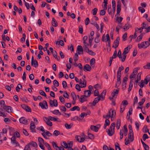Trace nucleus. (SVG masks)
I'll list each match as a JSON object with an SVG mask.
<instances>
[{"mask_svg":"<svg viewBox=\"0 0 150 150\" xmlns=\"http://www.w3.org/2000/svg\"><path fill=\"white\" fill-rule=\"evenodd\" d=\"M132 47V45H129L127 47H126L124 50V51L123 53V59L122 60V62H123L125 60L126 55V54H127L129 51L130 49Z\"/></svg>","mask_w":150,"mask_h":150,"instance_id":"1","label":"nucleus"},{"mask_svg":"<svg viewBox=\"0 0 150 150\" xmlns=\"http://www.w3.org/2000/svg\"><path fill=\"white\" fill-rule=\"evenodd\" d=\"M88 94H87V93H86V94H84V95L81 96L79 98V101L81 103H83L85 101H87V99L86 98L90 96H88Z\"/></svg>","mask_w":150,"mask_h":150,"instance_id":"2","label":"nucleus"},{"mask_svg":"<svg viewBox=\"0 0 150 150\" xmlns=\"http://www.w3.org/2000/svg\"><path fill=\"white\" fill-rule=\"evenodd\" d=\"M39 105L42 109H47L48 108L47 103L45 100H44L43 103H40Z\"/></svg>","mask_w":150,"mask_h":150,"instance_id":"3","label":"nucleus"},{"mask_svg":"<svg viewBox=\"0 0 150 150\" xmlns=\"http://www.w3.org/2000/svg\"><path fill=\"white\" fill-rule=\"evenodd\" d=\"M16 138L15 135H13L11 139V143L13 144L16 145V146H17L19 145V144L18 142L16 141Z\"/></svg>","mask_w":150,"mask_h":150,"instance_id":"4","label":"nucleus"},{"mask_svg":"<svg viewBox=\"0 0 150 150\" xmlns=\"http://www.w3.org/2000/svg\"><path fill=\"white\" fill-rule=\"evenodd\" d=\"M43 119L44 121L46 122L47 125L50 126H52V122L50 120L49 118H48L47 117H44Z\"/></svg>","mask_w":150,"mask_h":150,"instance_id":"5","label":"nucleus"},{"mask_svg":"<svg viewBox=\"0 0 150 150\" xmlns=\"http://www.w3.org/2000/svg\"><path fill=\"white\" fill-rule=\"evenodd\" d=\"M88 89L89 90H86L84 91V94L86 93H88V96H90L91 94L92 93H91V91H92L93 89V86H92L90 85L88 86Z\"/></svg>","mask_w":150,"mask_h":150,"instance_id":"6","label":"nucleus"},{"mask_svg":"<svg viewBox=\"0 0 150 150\" xmlns=\"http://www.w3.org/2000/svg\"><path fill=\"white\" fill-rule=\"evenodd\" d=\"M100 100H101V99L98 97L96 98L93 101L92 103H89V104H90L91 106H95Z\"/></svg>","mask_w":150,"mask_h":150,"instance_id":"7","label":"nucleus"},{"mask_svg":"<svg viewBox=\"0 0 150 150\" xmlns=\"http://www.w3.org/2000/svg\"><path fill=\"white\" fill-rule=\"evenodd\" d=\"M22 108L26 111L28 112H31V110L30 108L28 106L24 104H23L21 105Z\"/></svg>","mask_w":150,"mask_h":150,"instance_id":"8","label":"nucleus"},{"mask_svg":"<svg viewBox=\"0 0 150 150\" xmlns=\"http://www.w3.org/2000/svg\"><path fill=\"white\" fill-rule=\"evenodd\" d=\"M30 129L31 132H35V123L31 121L30 124Z\"/></svg>","mask_w":150,"mask_h":150,"instance_id":"9","label":"nucleus"},{"mask_svg":"<svg viewBox=\"0 0 150 150\" xmlns=\"http://www.w3.org/2000/svg\"><path fill=\"white\" fill-rule=\"evenodd\" d=\"M117 7V10L116 14H118L119 13L121 10V2L120 1H118Z\"/></svg>","mask_w":150,"mask_h":150,"instance_id":"10","label":"nucleus"},{"mask_svg":"<svg viewBox=\"0 0 150 150\" xmlns=\"http://www.w3.org/2000/svg\"><path fill=\"white\" fill-rule=\"evenodd\" d=\"M120 40V38L119 37H118L117 38L116 40L114 41V44L115 45V46L113 45L112 46V47L114 48H117L119 45V41Z\"/></svg>","mask_w":150,"mask_h":150,"instance_id":"11","label":"nucleus"},{"mask_svg":"<svg viewBox=\"0 0 150 150\" xmlns=\"http://www.w3.org/2000/svg\"><path fill=\"white\" fill-rule=\"evenodd\" d=\"M77 50L78 51V54H83V50L81 46L78 45L77 48Z\"/></svg>","mask_w":150,"mask_h":150,"instance_id":"12","label":"nucleus"},{"mask_svg":"<svg viewBox=\"0 0 150 150\" xmlns=\"http://www.w3.org/2000/svg\"><path fill=\"white\" fill-rule=\"evenodd\" d=\"M20 122L21 123L25 125L28 124L27 120L24 117H22L20 118L19 120Z\"/></svg>","mask_w":150,"mask_h":150,"instance_id":"13","label":"nucleus"},{"mask_svg":"<svg viewBox=\"0 0 150 150\" xmlns=\"http://www.w3.org/2000/svg\"><path fill=\"white\" fill-rule=\"evenodd\" d=\"M128 139L131 142H132L134 141L133 132H129L128 134Z\"/></svg>","mask_w":150,"mask_h":150,"instance_id":"14","label":"nucleus"},{"mask_svg":"<svg viewBox=\"0 0 150 150\" xmlns=\"http://www.w3.org/2000/svg\"><path fill=\"white\" fill-rule=\"evenodd\" d=\"M119 89L118 88L117 89H114L113 92L111 93L112 96L113 97H114L115 96H117L118 94L119 93Z\"/></svg>","mask_w":150,"mask_h":150,"instance_id":"15","label":"nucleus"},{"mask_svg":"<svg viewBox=\"0 0 150 150\" xmlns=\"http://www.w3.org/2000/svg\"><path fill=\"white\" fill-rule=\"evenodd\" d=\"M138 47L139 49L142 48H147L144 42H142L140 44H138Z\"/></svg>","mask_w":150,"mask_h":150,"instance_id":"16","label":"nucleus"},{"mask_svg":"<svg viewBox=\"0 0 150 150\" xmlns=\"http://www.w3.org/2000/svg\"><path fill=\"white\" fill-rule=\"evenodd\" d=\"M91 70V68L90 66L88 64L85 65L83 67V70L84 71L86 70L90 71Z\"/></svg>","mask_w":150,"mask_h":150,"instance_id":"17","label":"nucleus"},{"mask_svg":"<svg viewBox=\"0 0 150 150\" xmlns=\"http://www.w3.org/2000/svg\"><path fill=\"white\" fill-rule=\"evenodd\" d=\"M86 81L84 80L83 81V82L82 83V80L81 79H80V83L79 84H82L81 85V88H85L86 87Z\"/></svg>","mask_w":150,"mask_h":150,"instance_id":"18","label":"nucleus"},{"mask_svg":"<svg viewBox=\"0 0 150 150\" xmlns=\"http://www.w3.org/2000/svg\"><path fill=\"white\" fill-rule=\"evenodd\" d=\"M52 24L53 26L55 27L58 26V23L54 17L52 18Z\"/></svg>","mask_w":150,"mask_h":150,"instance_id":"19","label":"nucleus"},{"mask_svg":"<svg viewBox=\"0 0 150 150\" xmlns=\"http://www.w3.org/2000/svg\"><path fill=\"white\" fill-rule=\"evenodd\" d=\"M106 91L104 90L103 91V92L100 94V95H99V96H98V97H100L102 98V99H101V100H104V96L106 94Z\"/></svg>","mask_w":150,"mask_h":150,"instance_id":"20","label":"nucleus"},{"mask_svg":"<svg viewBox=\"0 0 150 150\" xmlns=\"http://www.w3.org/2000/svg\"><path fill=\"white\" fill-rule=\"evenodd\" d=\"M106 130L108 135L110 136H112L114 134L115 132L114 130H113V131H111L110 130L107 129H106Z\"/></svg>","mask_w":150,"mask_h":150,"instance_id":"21","label":"nucleus"},{"mask_svg":"<svg viewBox=\"0 0 150 150\" xmlns=\"http://www.w3.org/2000/svg\"><path fill=\"white\" fill-rule=\"evenodd\" d=\"M91 129L95 132H97L98 131V128L96 126L91 125L90 127Z\"/></svg>","mask_w":150,"mask_h":150,"instance_id":"22","label":"nucleus"},{"mask_svg":"<svg viewBox=\"0 0 150 150\" xmlns=\"http://www.w3.org/2000/svg\"><path fill=\"white\" fill-rule=\"evenodd\" d=\"M115 122H113L111 124L110 127L108 129H110L111 131H113V130H114L115 127Z\"/></svg>","mask_w":150,"mask_h":150,"instance_id":"23","label":"nucleus"},{"mask_svg":"<svg viewBox=\"0 0 150 150\" xmlns=\"http://www.w3.org/2000/svg\"><path fill=\"white\" fill-rule=\"evenodd\" d=\"M28 145L29 146H30V145H31L33 146L34 147H37L38 146L36 143L33 141H32L29 143L28 144Z\"/></svg>","mask_w":150,"mask_h":150,"instance_id":"24","label":"nucleus"},{"mask_svg":"<svg viewBox=\"0 0 150 150\" xmlns=\"http://www.w3.org/2000/svg\"><path fill=\"white\" fill-rule=\"evenodd\" d=\"M121 124V120L120 119H118L117 120L116 123V128L117 129H119L120 128Z\"/></svg>","mask_w":150,"mask_h":150,"instance_id":"25","label":"nucleus"},{"mask_svg":"<svg viewBox=\"0 0 150 150\" xmlns=\"http://www.w3.org/2000/svg\"><path fill=\"white\" fill-rule=\"evenodd\" d=\"M76 110L78 111H79L80 110V109L78 106H74L70 109V110L71 111H74Z\"/></svg>","mask_w":150,"mask_h":150,"instance_id":"26","label":"nucleus"},{"mask_svg":"<svg viewBox=\"0 0 150 150\" xmlns=\"http://www.w3.org/2000/svg\"><path fill=\"white\" fill-rule=\"evenodd\" d=\"M0 104L1 107L3 109H6V106L5 105V102L4 100H2L1 101Z\"/></svg>","mask_w":150,"mask_h":150,"instance_id":"27","label":"nucleus"},{"mask_svg":"<svg viewBox=\"0 0 150 150\" xmlns=\"http://www.w3.org/2000/svg\"><path fill=\"white\" fill-rule=\"evenodd\" d=\"M11 107L10 106H6V109H4L6 110L8 112H11Z\"/></svg>","mask_w":150,"mask_h":150,"instance_id":"28","label":"nucleus"},{"mask_svg":"<svg viewBox=\"0 0 150 150\" xmlns=\"http://www.w3.org/2000/svg\"><path fill=\"white\" fill-rule=\"evenodd\" d=\"M143 35L142 34H140L137 37V38L136 40V41L137 42H139L141 41Z\"/></svg>","mask_w":150,"mask_h":150,"instance_id":"29","label":"nucleus"},{"mask_svg":"<svg viewBox=\"0 0 150 150\" xmlns=\"http://www.w3.org/2000/svg\"><path fill=\"white\" fill-rule=\"evenodd\" d=\"M52 145L53 147L56 150H58L59 147L56 143L54 142H52Z\"/></svg>","mask_w":150,"mask_h":150,"instance_id":"30","label":"nucleus"},{"mask_svg":"<svg viewBox=\"0 0 150 150\" xmlns=\"http://www.w3.org/2000/svg\"><path fill=\"white\" fill-rule=\"evenodd\" d=\"M73 124L72 123H71L69 125H68L67 123H66L65 125V126L66 128L67 129H70L73 125Z\"/></svg>","mask_w":150,"mask_h":150,"instance_id":"31","label":"nucleus"},{"mask_svg":"<svg viewBox=\"0 0 150 150\" xmlns=\"http://www.w3.org/2000/svg\"><path fill=\"white\" fill-rule=\"evenodd\" d=\"M51 112H52L53 114L55 115H57L59 113V115H61V113L59 112V110H55L54 111H51Z\"/></svg>","mask_w":150,"mask_h":150,"instance_id":"32","label":"nucleus"},{"mask_svg":"<svg viewBox=\"0 0 150 150\" xmlns=\"http://www.w3.org/2000/svg\"><path fill=\"white\" fill-rule=\"evenodd\" d=\"M88 138L89 139L93 140L94 138V137L93 134H88V137H86V138Z\"/></svg>","mask_w":150,"mask_h":150,"instance_id":"33","label":"nucleus"},{"mask_svg":"<svg viewBox=\"0 0 150 150\" xmlns=\"http://www.w3.org/2000/svg\"><path fill=\"white\" fill-rule=\"evenodd\" d=\"M22 88V86L21 84L19 83L17 87L16 88V90L17 92H19V89H21Z\"/></svg>","mask_w":150,"mask_h":150,"instance_id":"34","label":"nucleus"},{"mask_svg":"<svg viewBox=\"0 0 150 150\" xmlns=\"http://www.w3.org/2000/svg\"><path fill=\"white\" fill-rule=\"evenodd\" d=\"M60 134V132L57 130H54L52 134V135L55 136H57Z\"/></svg>","mask_w":150,"mask_h":150,"instance_id":"35","label":"nucleus"},{"mask_svg":"<svg viewBox=\"0 0 150 150\" xmlns=\"http://www.w3.org/2000/svg\"><path fill=\"white\" fill-rule=\"evenodd\" d=\"M129 23L127 22V23L124 26V29L126 30H127L129 28Z\"/></svg>","mask_w":150,"mask_h":150,"instance_id":"36","label":"nucleus"},{"mask_svg":"<svg viewBox=\"0 0 150 150\" xmlns=\"http://www.w3.org/2000/svg\"><path fill=\"white\" fill-rule=\"evenodd\" d=\"M123 19V18L121 17H117L116 18V20L118 22V23H120Z\"/></svg>","mask_w":150,"mask_h":150,"instance_id":"37","label":"nucleus"},{"mask_svg":"<svg viewBox=\"0 0 150 150\" xmlns=\"http://www.w3.org/2000/svg\"><path fill=\"white\" fill-rule=\"evenodd\" d=\"M38 141L39 142V144H45L44 139L42 138L39 137L38 138Z\"/></svg>","mask_w":150,"mask_h":150,"instance_id":"38","label":"nucleus"},{"mask_svg":"<svg viewBox=\"0 0 150 150\" xmlns=\"http://www.w3.org/2000/svg\"><path fill=\"white\" fill-rule=\"evenodd\" d=\"M145 98H144L142 99L141 101L139 103V104L140 106H141L144 103V102L145 101Z\"/></svg>","mask_w":150,"mask_h":150,"instance_id":"39","label":"nucleus"},{"mask_svg":"<svg viewBox=\"0 0 150 150\" xmlns=\"http://www.w3.org/2000/svg\"><path fill=\"white\" fill-rule=\"evenodd\" d=\"M125 106H123L122 105H120V112L122 113L124 111L125 108Z\"/></svg>","mask_w":150,"mask_h":150,"instance_id":"40","label":"nucleus"},{"mask_svg":"<svg viewBox=\"0 0 150 150\" xmlns=\"http://www.w3.org/2000/svg\"><path fill=\"white\" fill-rule=\"evenodd\" d=\"M53 84L54 86L56 87L58 86L59 85V82L56 80H55L53 81Z\"/></svg>","mask_w":150,"mask_h":150,"instance_id":"41","label":"nucleus"},{"mask_svg":"<svg viewBox=\"0 0 150 150\" xmlns=\"http://www.w3.org/2000/svg\"><path fill=\"white\" fill-rule=\"evenodd\" d=\"M39 93L41 95L45 97H46L47 96L46 94L43 90H40L39 91Z\"/></svg>","mask_w":150,"mask_h":150,"instance_id":"42","label":"nucleus"},{"mask_svg":"<svg viewBox=\"0 0 150 150\" xmlns=\"http://www.w3.org/2000/svg\"><path fill=\"white\" fill-rule=\"evenodd\" d=\"M115 148L116 150H121L119 144L117 142L115 144Z\"/></svg>","mask_w":150,"mask_h":150,"instance_id":"43","label":"nucleus"},{"mask_svg":"<svg viewBox=\"0 0 150 150\" xmlns=\"http://www.w3.org/2000/svg\"><path fill=\"white\" fill-rule=\"evenodd\" d=\"M121 52L120 50H119L118 51V54H117V56L118 57L120 58L121 59V61H122V59H123V58L122 57L121 55Z\"/></svg>","mask_w":150,"mask_h":150,"instance_id":"44","label":"nucleus"},{"mask_svg":"<svg viewBox=\"0 0 150 150\" xmlns=\"http://www.w3.org/2000/svg\"><path fill=\"white\" fill-rule=\"evenodd\" d=\"M45 145V146L47 147V149L48 150H52V149H51L50 146V145L47 142L45 143L44 144Z\"/></svg>","mask_w":150,"mask_h":150,"instance_id":"45","label":"nucleus"},{"mask_svg":"<svg viewBox=\"0 0 150 150\" xmlns=\"http://www.w3.org/2000/svg\"><path fill=\"white\" fill-rule=\"evenodd\" d=\"M33 67L35 68H37L38 66V63L36 60H35L33 62Z\"/></svg>","mask_w":150,"mask_h":150,"instance_id":"46","label":"nucleus"},{"mask_svg":"<svg viewBox=\"0 0 150 150\" xmlns=\"http://www.w3.org/2000/svg\"><path fill=\"white\" fill-rule=\"evenodd\" d=\"M86 52L88 53L89 54L92 55H95L96 54L92 50H89L88 51H87Z\"/></svg>","mask_w":150,"mask_h":150,"instance_id":"47","label":"nucleus"},{"mask_svg":"<svg viewBox=\"0 0 150 150\" xmlns=\"http://www.w3.org/2000/svg\"><path fill=\"white\" fill-rule=\"evenodd\" d=\"M139 85L141 88H142L144 86V81L143 80H142L140 83L139 84Z\"/></svg>","mask_w":150,"mask_h":150,"instance_id":"48","label":"nucleus"},{"mask_svg":"<svg viewBox=\"0 0 150 150\" xmlns=\"http://www.w3.org/2000/svg\"><path fill=\"white\" fill-rule=\"evenodd\" d=\"M128 104L127 101V100H125L122 102L121 105H122L123 106H126L128 105Z\"/></svg>","mask_w":150,"mask_h":150,"instance_id":"49","label":"nucleus"},{"mask_svg":"<svg viewBox=\"0 0 150 150\" xmlns=\"http://www.w3.org/2000/svg\"><path fill=\"white\" fill-rule=\"evenodd\" d=\"M145 69H150V63H148L147 64L144 66L143 67Z\"/></svg>","mask_w":150,"mask_h":150,"instance_id":"50","label":"nucleus"},{"mask_svg":"<svg viewBox=\"0 0 150 150\" xmlns=\"http://www.w3.org/2000/svg\"><path fill=\"white\" fill-rule=\"evenodd\" d=\"M76 119L79 121H80V120H81V119L79 118V117L77 116H75L74 117L72 118L71 119V120L75 121Z\"/></svg>","mask_w":150,"mask_h":150,"instance_id":"51","label":"nucleus"},{"mask_svg":"<svg viewBox=\"0 0 150 150\" xmlns=\"http://www.w3.org/2000/svg\"><path fill=\"white\" fill-rule=\"evenodd\" d=\"M149 138V137L146 134H144L142 137L144 141H145L146 139H148Z\"/></svg>","mask_w":150,"mask_h":150,"instance_id":"52","label":"nucleus"},{"mask_svg":"<svg viewBox=\"0 0 150 150\" xmlns=\"http://www.w3.org/2000/svg\"><path fill=\"white\" fill-rule=\"evenodd\" d=\"M132 107H131L129 108V111L128 112L127 115L128 116V114H129V115H130L132 114Z\"/></svg>","mask_w":150,"mask_h":150,"instance_id":"53","label":"nucleus"},{"mask_svg":"<svg viewBox=\"0 0 150 150\" xmlns=\"http://www.w3.org/2000/svg\"><path fill=\"white\" fill-rule=\"evenodd\" d=\"M79 58L78 55L77 53L75 54V56L74 57V60L75 62H76Z\"/></svg>","mask_w":150,"mask_h":150,"instance_id":"54","label":"nucleus"},{"mask_svg":"<svg viewBox=\"0 0 150 150\" xmlns=\"http://www.w3.org/2000/svg\"><path fill=\"white\" fill-rule=\"evenodd\" d=\"M94 96H99V94L98 91L97 90H96L94 91Z\"/></svg>","mask_w":150,"mask_h":150,"instance_id":"55","label":"nucleus"},{"mask_svg":"<svg viewBox=\"0 0 150 150\" xmlns=\"http://www.w3.org/2000/svg\"><path fill=\"white\" fill-rule=\"evenodd\" d=\"M49 117L50 119V120L51 121H56L57 120V119L54 117L50 116Z\"/></svg>","mask_w":150,"mask_h":150,"instance_id":"56","label":"nucleus"},{"mask_svg":"<svg viewBox=\"0 0 150 150\" xmlns=\"http://www.w3.org/2000/svg\"><path fill=\"white\" fill-rule=\"evenodd\" d=\"M60 109L61 111L64 112H66V107L63 106H60Z\"/></svg>","mask_w":150,"mask_h":150,"instance_id":"57","label":"nucleus"},{"mask_svg":"<svg viewBox=\"0 0 150 150\" xmlns=\"http://www.w3.org/2000/svg\"><path fill=\"white\" fill-rule=\"evenodd\" d=\"M105 10H104V9L101 10L100 13V15L101 16L105 15L106 13V11Z\"/></svg>","mask_w":150,"mask_h":150,"instance_id":"58","label":"nucleus"},{"mask_svg":"<svg viewBox=\"0 0 150 150\" xmlns=\"http://www.w3.org/2000/svg\"><path fill=\"white\" fill-rule=\"evenodd\" d=\"M62 85L63 86V87L64 88H66L67 84L66 82L65 81H62Z\"/></svg>","mask_w":150,"mask_h":150,"instance_id":"59","label":"nucleus"},{"mask_svg":"<svg viewBox=\"0 0 150 150\" xmlns=\"http://www.w3.org/2000/svg\"><path fill=\"white\" fill-rule=\"evenodd\" d=\"M139 11H140L142 13H143L145 11V9L144 8H142L141 7L138 8Z\"/></svg>","mask_w":150,"mask_h":150,"instance_id":"60","label":"nucleus"},{"mask_svg":"<svg viewBox=\"0 0 150 150\" xmlns=\"http://www.w3.org/2000/svg\"><path fill=\"white\" fill-rule=\"evenodd\" d=\"M127 33H125L122 36L123 40L124 41L127 40Z\"/></svg>","mask_w":150,"mask_h":150,"instance_id":"61","label":"nucleus"},{"mask_svg":"<svg viewBox=\"0 0 150 150\" xmlns=\"http://www.w3.org/2000/svg\"><path fill=\"white\" fill-rule=\"evenodd\" d=\"M95 60L94 58H92L90 61V64L91 66L93 65L95 63Z\"/></svg>","mask_w":150,"mask_h":150,"instance_id":"62","label":"nucleus"},{"mask_svg":"<svg viewBox=\"0 0 150 150\" xmlns=\"http://www.w3.org/2000/svg\"><path fill=\"white\" fill-rule=\"evenodd\" d=\"M62 146H64L65 148H67L68 147L67 144L65 141L63 142L62 144Z\"/></svg>","mask_w":150,"mask_h":150,"instance_id":"63","label":"nucleus"},{"mask_svg":"<svg viewBox=\"0 0 150 150\" xmlns=\"http://www.w3.org/2000/svg\"><path fill=\"white\" fill-rule=\"evenodd\" d=\"M24 150H31L30 146H29L28 144L26 145L25 147Z\"/></svg>","mask_w":150,"mask_h":150,"instance_id":"64","label":"nucleus"}]
</instances>
